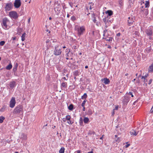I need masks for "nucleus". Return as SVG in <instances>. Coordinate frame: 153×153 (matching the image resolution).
<instances>
[{
	"label": "nucleus",
	"instance_id": "nucleus-1",
	"mask_svg": "<svg viewBox=\"0 0 153 153\" xmlns=\"http://www.w3.org/2000/svg\"><path fill=\"white\" fill-rule=\"evenodd\" d=\"M75 30L76 31L78 36H80L83 34L85 31V27L84 26H79L76 25L75 28Z\"/></svg>",
	"mask_w": 153,
	"mask_h": 153
},
{
	"label": "nucleus",
	"instance_id": "nucleus-2",
	"mask_svg": "<svg viewBox=\"0 0 153 153\" xmlns=\"http://www.w3.org/2000/svg\"><path fill=\"white\" fill-rule=\"evenodd\" d=\"M14 114H21L23 113V107L22 105H19L16 106L13 111Z\"/></svg>",
	"mask_w": 153,
	"mask_h": 153
},
{
	"label": "nucleus",
	"instance_id": "nucleus-3",
	"mask_svg": "<svg viewBox=\"0 0 153 153\" xmlns=\"http://www.w3.org/2000/svg\"><path fill=\"white\" fill-rule=\"evenodd\" d=\"M9 20L6 17L4 18L2 20V26L4 29H7V24L9 22Z\"/></svg>",
	"mask_w": 153,
	"mask_h": 153
},
{
	"label": "nucleus",
	"instance_id": "nucleus-4",
	"mask_svg": "<svg viewBox=\"0 0 153 153\" xmlns=\"http://www.w3.org/2000/svg\"><path fill=\"white\" fill-rule=\"evenodd\" d=\"M53 52V54L56 56H58L61 54L62 51L59 48V46L57 45L55 47Z\"/></svg>",
	"mask_w": 153,
	"mask_h": 153
},
{
	"label": "nucleus",
	"instance_id": "nucleus-5",
	"mask_svg": "<svg viewBox=\"0 0 153 153\" xmlns=\"http://www.w3.org/2000/svg\"><path fill=\"white\" fill-rule=\"evenodd\" d=\"M9 16L11 18L16 19L18 17L17 12L15 11H12L9 12Z\"/></svg>",
	"mask_w": 153,
	"mask_h": 153
},
{
	"label": "nucleus",
	"instance_id": "nucleus-6",
	"mask_svg": "<svg viewBox=\"0 0 153 153\" xmlns=\"http://www.w3.org/2000/svg\"><path fill=\"white\" fill-rule=\"evenodd\" d=\"M13 7V4L11 2L7 3L5 7V10L6 11H10L12 9Z\"/></svg>",
	"mask_w": 153,
	"mask_h": 153
},
{
	"label": "nucleus",
	"instance_id": "nucleus-7",
	"mask_svg": "<svg viewBox=\"0 0 153 153\" xmlns=\"http://www.w3.org/2000/svg\"><path fill=\"white\" fill-rule=\"evenodd\" d=\"M16 103V101L15 98L12 97L10 102L9 106L11 108H13L14 107Z\"/></svg>",
	"mask_w": 153,
	"mask_h": 153
},
{
	"label": "nucleus",
	"instance_id": "nucleus-8",
	"mask_svg": "<svg viewBox=\"0 0 153 153\" xmlns=\"http://www.w3.org/2000/svg\"><path fill=\"white\" fill-rule=\"evenodd\" d=\"M146 33L149 36V39L150 40L152 39L151 36L152 35V32L150 29H147L146 31Z\"/></svg>",
	"mask_w": 153,
	"mask_h": 153
},
{
	"label": "nucleus",
	"instance_id": "nucleus-9",
	"mask_svg": "<svg viewBox=\"0 0 153 153\" xmlns=\"http://www.w3.org/2000/svg\"><path fill=\"white\" fill-rule=\"evenodd\" d=\"M21 5L20 0H15L14 3V6L16 8H19Z\"/></svg>",
	"mask_w": 153,
	"mask_h": 153
},
{
	"label": "nucleus",
	"instance_id": "nucleus-10",
	"mask_svg": "<svg viewBox=\"0 0 153 153\" xmlns=\"http://www.w3.org/2000/svg\"><path fill=\"white\" fill-rule=\"evenodd\" d=\"M129 97L126 95L124 97L123 102L124 104H126L129 102Z\"/></svg>",
	"mask_w": 153,
	"mask_h": 153
},
{
	"label": "nucleus",
	"instance_id": "nucleus-11",
	"mask_svg": "<svg viewBox=\"0 0 153 153\" xmlns=\"http://www.w3.org/2000/svg\"><path fill=\"white\" fill-rule=\"evenodd\" d=\"M103 36L104 37L103 38L108 37L109 36H111L109 34L108 31H107V30H105L103 31Z\"/></svg>",
	"mask_w": 153,
	"mask_h": 153
},
{
	"label": "nucleus",
	"instance_id": "nucleus-12",
	"mask_svg": "<svg viewBox=\"0 0 153 153\" xmlns=\"http://www.w3.org/2000/svg\"><path fill=\"white\" fill-rule=\"evenodd\" d=\"M101 81L103 82V83L105 84H108L110 82V81L109 79L107 78H105L101 79Z\"/></svg>",
	"mask_w": 153,
	"mask_h": 153
},
{
	"label": "nucleus",
	"instance_id": "nucleus-13",
	"mask_svg": "<svg viewBox=\"0 0 153 153\" xmlns=\"http://www.w3.org/2000/svg\"><path fill=\"white\" fill-rule=\"evenodd\" d=\"M67 84L66 82H62L61 85V88L62 89H65L67 88Z\"/></svg>",
	"mask_w": 153,
	"mask_h": 153
},
{
	"label": "nucleus",
	"instance_id": "nucleus-14",
	"mask_svg": "<svg viewBox=\"0 0 153 153\" xmlns=\"http://www.w3.org/2000/svg\"><path fill=\"white\" fill-rule=\"evenodd\" d=\"M20 138L22 140H26L27 139V135L26 134L22 133L21 135Z\"/></svg>",
	"mask_w": 153,
	"mask_h": 153
},
{
	"label": "nucleus",
	"instance_id": "nucleus-15",
	"mask_svg": "<svg viewBox=\"0 0 153 153\" xmlns=\"http://www.w3.org/2000/svg\"><path fill=\"white\" fill-rule=\"evenodd\" d=\"M128 22V25L130 26L133 23L134 21L133 18L131 17H129Z\"/></svg>",
	"mask_w": 153,
	"mask_h": 153
},
{
	"label": "nucleus",
	"instance_id": "nucleus-16",
	"mask_svg": "<svg viewBox=\"0 0 153 153\" xmlns=\"http://www.w3.org/2000/svg\"><path fill=\"white\" fill-rule=\"evenodd\" d=\"M16 85V82L15 81H13L11 82L10 84V87L11 88H14Z\"/></svg>",
	"mask_w": 153,
	"mask_h": 153
},
{
	"label": "nucleus",
	"instance_id": "nucleus-17",
	"mask_svg": "<svg viewBox=\"0 0 153 153\" xmlns=\"http://www.w3.org/2000/svg\"><path fill=\"white\" fill-rule=\"evenodd\" d=\"M138 132H136L135 130H132L130 132V134L131 135H134L135 136H136L138 133Z\"/></svg>",
	"mask_w": 153,
	"mask_h": 153
},
{
	"label": "nucleus",
	"instance_id": "nucleus-18",
	"mask_svg": "<svg viewBox=\"0 0 153 153\" xmlns=\"http://www.w3.org/2000/svg\"><path fill=\"white\" fill-rule=\"evenodd\" d=\"M103 39H105L107 41L109 42L112 41V38L111 36H109L108 37L103 38Z\"/></svg>",
	"mask_w": 153,
	"mask_h": 153
},
{
	"label": "nucleus",
	"instance_id": "nucleus-19",
	"mask_svg": "<svg viewBox=\"0 0 153 153\" xmlns=\"http://www.w3.org/2000/svg\"><path fill=\"white\" fill-rule=\"evenodd\" d=\"M115 140L116 142L119 143L120 141V139L119 137H118L117 135L115 136Z\"/></svg>",
	"mask_w": 153,
	"mask_h": 153
},
{
	"label": "nucleus",
	"instance_id": "nucleus-20",
	"mask_svg": "<svg viewBox=\"0 0 153 153\" xmlns=\"http://www.w3.org/2000/svg\"><path fill=\"white\" fill-rule=\"evenodd\" d=\"M105 24V27H107L108 26H109L111 22L110 21H108L107 22V21H105L104 22Z\"/></svg>",
	"mask_w": 153,
	"mask_h": 153
},
{
	"label": "nucleus",
	"instance_id": "nucleus-21",
	"mask_svg": "<svg viewBox=\"0 0 153 153\" xmlns=\"http://www.w3.org/2000/svg\"><path fill=\"white\" fill-rule=\"evenodd\" d=\"M12 67V65L11 64H9L6 67V69L8 70H10L11 69Z\"/></svg>",
	"mask_w": 153,
	"mask_h": 153
},
{
	"label": "nucleus",
	"instance_id": "nucleus-22",
	"mask_svg": "<svg viewBox=\"0 0 153 153\" xmlns=\"http://www.w3.org/2000/svg\"><path fill=\"white\" fill-rule=\"evenodd\" d=\"M60 6L59 4H58L57 5V7L54 8V10L55 12H57L58 11H59L60 10Z\"/></svg>",
	"mask_w": 153,
	"mask_h": 153
},
{
	"label": "nucleus",
	"instance_id": "nucleus-23",
	"mask_svg": "<svg viewBox=\"0 0 153 153\" xmlns=\"http://www.w3.org/2000/svg\"><path fill=\"white\" fill-rule=\"evenodd\" d=\"M149 72H153V64L149 66Z\"/></svg>",
	"mask_w": 153,
	"mask_h": 153
},
{
	"label": "nucleus",
	"instance_id": "nucleus-24",
	"mask_svg": "<svg viewBox=\"0 0 153 153\" xmlns=\"http://www.w3.org/2000/svg\"><path fill=\"white\" fill-rule=\"evenodd\" d=\"M106 13L108 14L109 16H111L113 14V12L111 10H108L106 11Z\"/></svg>",
	"mask_w": 153,
	"mask_h": 153
},
{
	"label": "nucleus",
	"instance_id": "nucleus-25",
	"mask_svg": "<svg viewBox=\"0 0 153 153\" xmlns=\"http://www.w3.org/2000/svg\"><path fill=\"white\" fill-rule=\"evenodd\" d=\"M6 108V106L5 105H3L2 107L1 108L0 111L1 112H4L5 111V110Z\"/></svg>",
	"mask_w": 153,
	"mask_h": 153
},
{
	"label": "nucleus",
	"instance_id": "nucleus-26",
	"mask_svg": "<svg viewBox=\"0 0 153 153\" xmlns=\"http://www.w3.org/2000/svg\"><path fill=\"white\" fill-rule=\"evenodd\" d=\"M89 121V119L88 117H85L83 119V121L85 123H87Z\"/></svg>",
	"mask_w": 153,
	"mask_h": 153
},
{
	"label": "nucleus",
	"instance_id": "nucleus-27",
	"mask_svg": "<svg viewBox=\"0 0 153 153\" xmlns=\"http://www.w3.org/2000/svg\"><path fill=\"white\" fill-rule=\"evenodd\" d=\"M89 9L91 10L93 8V6L94 4L92 2H90L89 3Z\"/></svg>",
	"mask_w": 153,
	"mask_h": 153
},
{
	"label": "nucleus",
	"instance_id": "nucleus-28",
	"mask_svg": "<svg viewBox=\"0 0 153 153\" xmlns=\"http://www.w3.org/2000/svg\"><path fill=\"white\" fill-rule=\"evenodd\" d=\"M95 15L94 13H92V18H93V21L94 22V23H96V22L97 21V20H96V18L95 17Z\"/></svg>",
	"mask_w": 153,
	"mask_h": 153
},
{
	"label": "nucleus",
	"instance_id": "nucleus-29",
	"mask_svg": "<svg viewBox=\"0 0 153 153\" xmlns=\"http://www.w3.org/2000/svg\"><path fill=\"white\" fill-rule=\"evenodd\" d=\"M26 34L25 33H24L23 34H22V35L21 36L22 38V41H24L25 40V37L26 36Z\"/></svg>",
	"mask_w": 153,
	"mask_h": 153
},
{
	"label": "nucleus",
	"instance_id": "nucleus-30",
	"mask_svg": "<svg viewBox=\"0 0 153 153\" xmlns=\"http://www.w3.org/2000/svg\"><path fill=\"white\" fill-rule=\"evenodd\" d=\"M145 7H148L149 6V1H146L145 3Z\"/></svg>",
	"mask_w": 153,
	"mask_h": 153
},
{
	"label": "nucleus",
	"instance_id": "nucleus-31",
	"mask_svg": "<svg viewBox=\"0 0 153 153\" xmlns=\"http://www.w3.org/2000/svg\"><path fill=\"white\" fill-rule=\"evenodd\" d=\"M73 107H74V106H73V105L72 104H71L70 105H69V106L68 107V109L69 110L72 111L73 110Z\"/></svg>",
	"mask_w": 153,
	"mask_h": 153
},
{
	"label": "nucleus",
	"instance_id": "nucleus-32",
	"mask_svg": "<svg viewBox=\"0 0 153 153\" xmlns=\"http://www.w3.org/2000/svg\"><path fill=\"white\" fill-rule=\"evenodd\" d=\"M5 119V117L3 116L0 117V123H2Z\"/></svg>",
	"mask_w": 153,
	"mask_h": 153
},
{
	"label": "nucleus",
	"instance_id": "nucleus-33",
	"mask_svg": "<svg viewBox=\"0 0 153 153\" xmlns=\"http://www.w3.org/2000/svg\"><path fill=\"white\" fill-rule=\"evenodd\" d=\"M65 148L64 147H62L59 151V153H64V152Z\"/></svg>",
	"mask_w": 153,
	"mask_h": 153
},
{
	"label": "nucleus",
	"instance_id": "nucleus-34",
	"mask_svg": "<svg viewBox=\"0 0 153 153\" xmlns=\"http://www.w3.org/2000/svg\"><path fill=\"white\" fill-rule=\"evenodd\" d=\"M92 114V111L91 109H89L87 112V114L89 115H91Z\"/></svg>",
	"mask_w": 153,
	"mask_h": 153
},
{
	"label": "nucleus",
	"instance_id": "nucleus-35",
	"mask_svg": "<svg viewBox=\"0 0 153 153\" xmlns=\"http://www.w3.org/2000/svg\"><path fill=\"white\" fill-rule=\"evenodd\" d=\"M87 96L86 93H85L84 95L82 97V99H86L87 97Z\"/></svg>",
	"mask_w": 153,
	"mask_h": 153
},
{
	"label": "nucleus",
	"instance_id": "nucleus-36",
	"mask_svg": "<svg viewBox=\"0 0 153 153\" xmlns=\"http://www.w3.org/2000/svg\"><path fill=\"white\" fill-rule=\"evenodd\" d=\"M126 95H131V96L132 97H133V93L132 92H129V93H128L127 92L126 94Z\"/></svg>",
	"mask_w": 153,
	"mask_h": 153
},
{
	"label": "nucleus",
	"instance_id": "nucleus-37",
	"mask_svg": "<svg viewBox=\"0 0 153 153\" xmlns=\"http://www.w3.org/2000/svg\"><path fill=\"white\" fill-rule=\"evenodd\" d=\"M65 118L67 120H70V119L71 118V117L69 115H68L66 116Z\"/></svg>",
	"mask_w": 153,
	"mask_h": 153
},
{
	"label": "nucleus",
	"instance_id": "nucleus-38",
	"mask_svg": "<svg viewBox=\"0 0 153 153\" xmlns=\"http://www.w3.org/2000/svg\"><path fill=\"white\" fill-rule=\"evenodd\" d=\"M79 73L78 71H76L74 72V75L75 76H77L78 75Z\"/></svg>",
	"mask_w": 153,
	"mask_h": 153
},
{
	"label": "nucleus",
	"instance_id": "nucleus-39",
	"mask_svg": "<svg viewBox=\"0 0 153 153\" xmlns=\"http://www.w3.org/2000/svg\"><path fill=\"white\" fill-rule=\"evenodd\" d=\"M143 10L145 12V16H146L148 13V10L147 9H144Z\"/></svg>",
	"mask_w": 153,
	"mask_h": 153
},
{
	"label": "nucleus",
	"instance_id": "nucleus-40",
	"mask_svg": "<svg viewBox=\"0 0 153 153\" xmlns=\"http://www.w3.org/2000/svg\"><path fill=\"white\" fill-rule=\"evenodd\" d=\"M129 5L131 7L133 4V1L131 0H129L128 1Z\"/></svg>",
	"mask_w": 153,
	"mask_h": 153
},
{
	"label": "nucleus",
	"instance_id": "nucleus-41",
	"mask_svg": "<svg viewBox=\"0 0 153 153\" xmlns=\"http://www.w3.org/2000/svg\"><path fill=\"white\" fill-rule=\"evenodd\" d=\"M70 52V50L69 49H66V52L67 53H66V56L67 57H68L69 56V55H68V53L69 52Z\"/></svg>",
	"mask_w": 153,
	"mask_h": 153
},
{
	"label": "nucleus",
	"instance_id": "nucleus-42",
	"mask_svg": "<svg viewBox=\"0 0 153 153\" xmlns=\"http://www.w3.org/2000/svg\"><path fill=\"white\" fill-rule=\"evenodd\" d=\"M71 20L73 21H74L76 20V17L74 16H72L71 18Z\"/></svg>",
	"mask_w": 153,
	"mask_h": 153
},
{
	"label": "nucleus",
	"instance_id": "nucleus-43",
	"mask_svg": "<svg viewBox=\"0 0 153 153\" xmlns=\"http://www.w3.org/2000/svg\"><path fill=\"white\" fill-rule=\"evenodd\" d=\"M4 41H1L0 42V45L1 46H3L5 44Z\"/></svg>",
	"mask_w": 153,
	"mask_h": 153
},
{
	"label": "nucleus",
	"instance_id": "nucleus-44",
	"mask_svg": "<svg viewBox=\"0 0 153 153\" xmlns=\"http://www.w3.org/2000/svg\"><path fill=\"white\" fill-rule=\"evenodd\" d=\"M103 20L104 22H105L106 21H107V22L108 21H109L108 18H104L103 19Z\"/></svg>",
	"mask_w": 153,
	"mask_h": 153
},
{
	"label": "nucleus",
	"instance_id": "nucleus-45",
	"mask_svg": "<svg viewBox=\"0 0 153 153\" xmlns=\"http://www.w3.org/2000/svg\"><path fill=\"white\" fill-rule=\"evenodd\" d=\"M147 76H148V74H146L145 75V76H142L141 77V79H146V78Z\"/></svg>",
	"mask_w": 153,
	"mask_h": 153
},
{
	"label": "nucleus",
	"instance_id": "nucleus-46",
	"mask_svg": "<svg viewBox=\"0 0 153 153\" xmlns=\"http://www.w3.org/2000/svg\"><path fill=\"white\" fill-rule=\"evenodd\" d=\"M86 102V101L85 100H84L83 101V102H82V107H84V106H85V104Z\"/></svg>",
	"mask_w": 153,
	"mask_h": 153
},
{
	"label": "nucleus",
	"instance_id": "nucleus-47",
	"mask_svg": "<svg viewBox=\"0 0 153 153\" xmlns=\"http://www.w3.org/2000/svg\"><path fill=\"white\" fill-rule=\"evenodd\" d=\"M17 68L16 67H14L13 68V71L14 73L16 72V71L17 70Z\"/></svg>",
	"mask_w": 153,
	"mask_h": 153
},
{
	"label": "nucleus",
	"instance_id": "nucleus-48",
	"mask_svg": "<svg viewBox=\"0 0 153 153\" xmlns=\"http://www.w3.org/2000/svg\"><path fill=\"white\" fill-rule=\"evenodd\" d=\"M151 48H150V47L149 48H147L146 49V50L147 51V52H148L150 51H151Z\"/></svg>",
	"mask_w": 153,
	"mask_h": 153
},
{
	"label": "nucleus",
	"instance_id": "nucleus-49",
	"mask_svg": "<svg viewBox=\"0 0 153 153\" xmlns=\"http://www.w3.org/2000/svg\"><path fill=\"white\" fill-rule=\"evenodd\" d=\"M69 121L68 122V123L69 124H72L73 123V122L71 121L70 120H69Z\"/></svg>",
	"mask_w": 153,
	"mask_h": 153
},
{
	"label": "nucleus",
	"instance_id": "nucleus-50",
	"mask_svg": "<svg viewBox=\"0 0 153 153\" xmlns=\"http://www.w3.org/2000/svg\"><path fill=\"white\" fill-rule=\"evenodd\" d=\"M126 146H125V147H126V148H128V147H129V146H130V144H129V143H126Z\"/></svg>",
	"mask_w": 153,
	"mask_h": 153
},
{
	"label": "nucleus",
	"instance_id": "nucleus-51",
	"mask_svg": "<svg viewBox=\"0 0 153 153\" xmlns=\"http://www.w3.org/2000/svg\"><path fill=\"white\" fill-rule=\"evenodd\" d=\"M152 79H151L149 81V83H148V84L149 85H150V84H151L152 82Z\"/></svg>",
	"mask_w": 153,
	"mask_h": 153
},
{
	"label": "nucleus",
	"instance_id": "nucleus-52",
	"mask_svg": "<svg viewBox=\"0 0 153 153\" xmlns=\"http://www.w3.org/2000/svg\"><path fill=\"white\" fill-rule=\"evenodd\" d=\"M16 37H12L11 38V39L13 40V41H14L15 40H16Z\"/></svg>",
	"mask_w": 153,
	"mask_h": 153
},
{
	"label": "nucleus",
	"instance_id": "nucleus-53",
	"mask_svg": "<svg viewBox=\"0 0 153 153\" xmlns=\"http://www.w3.org/2000/svg\"><path fill=\"white\" fill-rule=\"evenodd\" d=\"M114 109H113V111H112V113H111V115L112 116H113L114 115Z\"/></svg>",
	"mask_w": 153,
	"mask_h": 153
},
{
	"label": "nucleus",
	"instance_id": "nucleus-54",
	"mask_svg": "<svg viewBox=\"0 0 153 153\" xmlns=\"http://www.w3.org/2000/svg\"><path fill=\"white\" fill-rule=\"evenodd\" d=\"M150 112L151 113H153V106L150 110Z\"/></svg>",
	"mask_w": 153,
	"mask_h": 153
},
{
	"label": "nucleus",
	"instance_id": "nucleus-55",
	"mask_svg": "<svg viewBox=\"0 0 153 153\" xmlns=\"http://www.w3.org/2000/svg\"><path fill=\"white\" fill-rule=\"evenodd\" d=\"M120 35H121L120 33H117V34L116 35H117V36L119 37L120 36Z\"/></svg>",
	"mask_w": 153,
	"mask_h": 153
},
{
	"label": "nucleus",
	"instance_id": "nucleus-56",
	"mask_svg": "<svg viewBox=\"0 0 153 153\" xmlns=\"http://www.w3.org/2000/svg\"><path fill=\"white\" fill-rule=\"evenodd\" d=\"M96 24L97 25V26H99V22H96Z\"/></svg>",
	"mask_w": 153,
	"mask_h": 153
},
{
	"label": "nucleus",
	"instance_id": "nucleus-57",
	"mask_svg": "<svg viewBox=\"0 0 153 153\" xmlns=\"http://www.w3.org/2000/svg\"><path fill=\"white\" fill-rule=\"evenodd\" d=\"M92 150L91 151L88 152L87 153H93V149H92Z\"/></svg>",
	"mask_w": 153,
	"mask_h": 153
},
{
	"label": "nucleus",
	"instance_id": "nucleus-58",
	"mask_svg": "<svg viewBox=\"0 0 153 153\" xmlns=\"http://www.w3.org/2000/svg\"><path fill=\"white\" fill-rule=\"evenodd\" d=\"M66 118H63V120L64 122H66Z\"/></svg>",
	"mask_w": 153,
	"mask_h": 153
},
{
	"label": "nucleus",
	"instance_id": "nucleus-59",
	"mask_svg": "<svg viewBox=\"0 0 153 153\" xmlns=\"http://www.w3.org/2000/svg\"><path fill=\"white\" fill-rule=\"evenodd\" d=\"M144 83H145L146 82H147V80L146 79H144V81H143Z\"/></svg>",
	"mask_w": 153,
	"mask_h": 153
},
{
	"label": "nucleus",
	"instance_id": "nucleus-60",
	"mask_svg": "<svg viewBox=\"0 0 153 153\" xmlns=\"http://www.w3.org/2000/svg\"><path fill=\"white\" fill-rule=\"evenodd\" d=\"M76 153H80L81 151L80 150H78L76 151Z\"/></svg>",
	"mask_w": 153,
	"mask_h": 153
},
{
	"label": "nucleus",
	"instance_id": "nucleus-61",
	"mask_svg": "<svg viewBox=\"0 0 153 153\" xmlns=\"http://www.w3.org/2000/svg\"><path fill=\"white\" fill-rule=\"evenodd\" d=\"M83 109H82V110L83 111H85V106H84V107H83Z\"/></svg>",
	"mask_w": 153,
	"mask_h": 153
},
{
	"label": "nucleus",
	"instance_id": "nucleus-62",
	"mask_svg": "<svg viewBox=\"0 0 153 153\" xmlns=\"http://www.w3.org/2000/svg\"><path fill=\"white\" fill-rule=\"evenodd\" d=\"M62 79H64L65 80H67V79H66L65 77H63L62 78Z\"/></svg>",
	"mask_w": 153,
	"mask_h": 153
},
{
	"label": "nucleus",
	"instance_id": "nucleus-63",
	"mask_svg": "<svg viewBox=\"0 0 153 153\" xmlns=\"http://www.w3.org/2000/svg\"><path fill=\"white\" fill-rule=\"evenodd\" d=\"M30 18H29L28 19V23H30Z\"/></svg>",
	"mask_w": 153,
	"mask_h": 153
},
{
	"label": "nucleus",
	"instance_id": "nucleus-64",
	"mask_svg": "<svg viewBox=\"0 0 153 153\" xmlns=\"http://www.w3.org/2000/svg\"><path fill=\"white\" fill-rule=\"evenodd\" d=\"M18 66V64L17 63H16V65H15V66L14 67H16L17 68V67Z\"/></svg>",
	"mask_w": 153,
	"mask_h": 153
}]
</instances>
